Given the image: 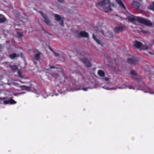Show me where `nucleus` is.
Segmentation results:
<instances>
[{"mask_svg": "<svg viewBox=\"0 0 154 154\" xmlns=\"http://www.w3.org/2000/svg\"><path fill=\"white\" fill-rule=\"evenodd\" d=\"M127 17L128 20L131 21H138L140 23L148 26H151L152 24V23L148 20L145 19L138 17L134 16L129 13L127 14Z\"/></svg>", "mask_w": 154, "mask_h": 154, "instance_id": "nucleus-1", "label": "nucleus"}, {"mask_svg": "<svg viewBox=\"0 0 154 154\" xmlns=\"http://www.w3.org/2000/svg\"><path fill=\"white\" fill-rule=\"evenodd\" d=\"M96 5L98 7H101L103 10L106 12L111 11V6H113V5H111L108 0H103L97 3Z\"/></svg>", "mask_w": 154, "mask_h": 154, "instance_id": "nucleus-2", "label": "nucleus"}, {"mask_svg": "<svg viewBox=\"0 0 154 154\" xmlns=\"http://www.w3.org/2000/svg\"><path fill=\"white\" fill-rule=\"evenodd\" d=\"M134 45L135 47L139 49L140 50H148L151 48L150 46L147 45H143L142 43L138 41H135L134 43Z\"/></svg>", "mask_w": 154, "mask_h": 154, "instance_id": "nucleus-3", "label": "nucleus"}, {"mask_svg": "<svg viewBox=\"0 0 154 154\" xmlns=\"http://www.w3.org/2000/svg\"><path fill=\"white\" fill-rule=\"evenodd\" d=\"M53 16L54 17L55 19L57 21H59L60 24L62 26H64V24L63 21L64 20V18L63 17L60 16V15L53 14Z\"/></svg>", "mask_w": 154, "mask_h": 154, "instance_id": "nucleus-4", "label": "nucleus"}, {"mask_svg": "<svg viewBox=\"0 0 154 154\" xmlns=\"http://www.w3.org/2000/svg\"><path fill=\"white\" fill-rule=\"evenodd\" d=\"M98 74L100 76L102 77L101 78L102 80L103 81H108L109 80V79L106 77H104V72L101 70H100L98 71Z\"/></svg>", "mask_w": 154, "mask_h": 154, "instance_id": "nucleus-5", "label": "nucleus"}, {"mask_svg": "<svg viewBox=\"0 0 154 154\" xmlns=\"http://www.w3.org/2000/svg\"><path fill=\"white\" fill-rule=\"evenodd\" d=\"M39 12L41 14L43 17L45 22L48 25H51V22L50 20L48 19V17L45 14H43L41 11H39Z\"/></svg>", "mask_w": 154, "mask_h": 154, "instance_id": "nucleus-6", "label": "nucleus"}, {"mask_svg": "<svg viewBox=\"0 0 154 154\" xmlns=\"http://www.w3.org/2000/svg\"><path fill=\"white\" fill-rule=\"evenodd\" d=\"M80 58L86 66L90 67L91 66V64L89 60L85 58H82L81 57Z\"/></svg>", "mask_w": 154, "mask_h": 154, "instance_id": "nucleus-7", "label": "nucleus"}, {"mask_svg": "<svg viewBox=\"0 0 154 154\" xmlns=\"http://www.w3.org/2000/svg\"><path fill=\"white\" fill-rule=\"evenodd\" d=\"M116 2L118 3L119 7L122 9L125 10V8L124 4L121 0H115Z\"/></svg>", "mask_w": 154, "mask_h": 154, "instance_id": "nucleus-8", "label": "nucleus"}, {"mask_svg": "<svg viewBox=\"0 0 154 154\" xmlns=\"http://www.w3.org/2000/svg\"><path fill=\"white\" fill-rule=\"evenodd\" d=\"M127 88L128 87L127 85H124L119 87H118L115 88H107V89L109 90H115L117 89H122Z\"/></svg>", "mask_w": 154, "mask_h": 154, "instance_id": "nucleus-9", "label": "nucleus"}, {"mask_svg": "<svg viewBox=\"0 0 154 154\" xmlns=\"http://www.w3.org/2000/svg\"><path fill=\"white\" fill-rule=\"evenodd\" d=\"M4 104H14L16 103V102L13 99H10L6 101H4Z\"/></svg>", "mask_w": 154, "mask_h": 154, "instance_id": "nucleus-10", "label": "nucleus"}, {"mask_svg": "<svg viewBox=\"0 0 154 154\" xmlns=\"http://www.w3.org/2000/svg\"><path fill=\"white\" fill-rule=\"evenodd\" d=\"M125 29V27L122 25L116 27L115 29V31L116 32H118L119 31H122Z\"/></svg>", "mask_w": 154, "mask_h": 154, "instance_id": "nucleus-11", "label": "nucleus"}, {"mask_svg": "<svg viewBox=\"0 0 154 154\" xmlns=\"http://www.w3.org/2000/svg\"><path fill=\"white\" fill-rule=\"evenodd\" d=\"M135 60V59L132 57L130 58H128L127 61L128 63H134Z\"/></svg>", "mask_w": 154, "mask_h": 154, "instance_id": "nucleus-12", "label": "nucleus"}, {"mask_svg": "<svg viewBox=\"0 0 154 154\" xmlns=\"http://www.w3.org/2000/svg\"><path fill=\"white\" fill-rule=\"evenodd\" d=\"M6 20V18L3 15L0 14V23H4Z\"/></svg>", "mask_w": 154, "mask_h": 154, "instance_id": "nucleus-13", "label": "nucleus"}, {"mask_svg": "<svg viewBox=\"0 0 154 154\" xmlns=\"http://www.w3.org/2000/svg\"><path fill=\"white\" fill-rule=\"evenodd\" d=\"M19 87L22 90H29V89L30 88V87H27L24 85L20 86Z\"/></svg>", "mask_w": 154, "mask_h": 154, "instance_id": "nucleus-14", "label": "nucleus"}, {"mask_svg": "<svg viewBox=\"0 0 154 154\" xmlns=\"http://www.w3.org/2000/svg\"><path fill=\"white\" fill-rule=\"evenodd\" d=\"M80 35L81 36L84 37H88V33L84 31H82L80 32Z\"/></svg>", "mask_w": 154, "mask_h": 154, "instance_id": "nucleus-15", "label": "nucleus"}, {"mask_svg": "<svg viewBox=\"0 0 154 154\" xmlns=\"http://www.w3.org/2000/svg\"><path fill=\"white\" fill-rule=\"evenodd\" d=\"M93 38L94 40L95 41L99 44L101 45V43L94 35H93Z\"/></svg>", "mask_w": 154, "mask_h": 154, "instance_id": "nucleus-16", "label": "nucleus"}, {"mask_svg": "<svg viewBox=\"0 0 154 154\" xmlns=\"http://www.w3.org/2000/svg\"><path fill=\"white\" fill-rule=\"evenodd\" d=\"M19 55L16 54H12L10 55L9 57L11 59H14L15 57H19Z\"/></svg>", "mask_w": 154, "mask_h": 154, "instance_id": "nucleus-17", "label": "nucleus"}, {"mask_svg": "<svg viewBox=\"0 0 154 154\" xmlns=\"http://www.w3.org/2000/svg\"><path fill=\"white\" fill-rule=\"evenodd\" d=\"M40 54L39 53H38L36 54L35 56V59L36 60H40Z\"/></svg>", "mask_w": 154, "mask_h": 154, "instance_id": "nucleus-18", "label": "nucleus"}, {"mask_svg": "<svg viewBox=\"0 0 154 154\" xmlns=\"http://www.w3.org/2000/svg\"><path fill=\"white\" fill-rule=\"evenodd\" d=\"M133 5L136 8H138L139 6V4L136 2H134L133 3Z\"/></svg>", "mask_w": 154, "mask_h": 154, "instance_id": "nucleus-19", "label": "nucleus"}, {"mask_svg": "<svg viewBox=\"0 0 154 154\" xmlns=\"http://www.w3.org/2000/svg\"><path fill=\"white\" fill-rule=\"evenodd\" d=\"M144 92L146 93H148H148H149L150 94L154 95V91H152L151 90H149L148 91H144Z\"/></svg>", "mask_w": 154, "mask_h": 154, "instance_id": "nucleus-20", "label": "nucleus"}, {"mask_svg": "<svg viewBox=\"0 0 154 154\" xmlns=\"http://www.w3.org/2000/svg\"><path fill=\"white\" fill-rule=\"evenodd\" d=\"M96 88V87H93V88ZM91 88H90V87L83 88H82V89L84 91H86L88 90V89H91Z\"/></svg>", "mask_w": 154, "mask_h": 154, "instance_id": "nucleus-21", "label": "nucleus"}, {"mask_svg": "<svg viewBox=\"0 0 154 154\" xmlns=\"http://www.w3.org/2000/svg\"><path fill=\"white\" fill-rule=\"evenodd\" d=\"M130 74L132 75H135L136 74V72L133 70H132L131 71Z\"/></svg>", "mask_w": 154, "mask_h": 154, "instance_id": "nucleus-22", "label": "nucleus"}, {"mask_svg": "<svg viewBox=\"0 0 154 154\" xmlns=\"http://www.w3.org/2000/svg\"><path fill=\"white\" fill-rule=\"evenodd\" d=\"M11 68L13 70H16L17 69V67L16 66L14 65L11 66Z\"/></svg>", "mask_w": 154, "mask_h": 154, "instance_id": "nucleus-23", "label": "nucleus"}, {"mask_svg": "<svg viewBox=\"0 0 154 154\" xmlns=\"http://www.w3.org/2000/svg\"><path fill=\"white\" fill-rule=\"evenodd\" d=\"M18 75L19 76H20V77H21V78L23 77V76L21 74V72L20 71H18Z\"/></svg>", "mask_w": 154, "mask_h": 154, "instance_id": "nucleus-24", "label": "nucleus"}, {"mask_svg": "<svg viewBox=\"0 0 154 154\" xmlns=\"http://www.w3.org/2000/svg\"><path fill=\"white\" fill-rule=\"evenodd\" d=\"M153 7H149V8L150 9H151L152 10H154V2H153Z\"/></svg>", "mask_w": 154, "mask_h": 154, "instance_id": "nucleus-25", "label": "nucleus"}, {"mask_svg": "<svg viewBox=\"0 0 154 154\" xmlns=\"http://www.w3.org/2000/svg\"><path fill=\"white\" fill-rule=\"evenodd\" d=\"M17 35L19 37H21L22 36V34L20 32H18L17 33Z\"/></svg>", "mask_w": 154, "mask_h": 154, "instance_id": "nucleus-26", "label": "nucleus"}, {"mask_svg": "<svg viewBox=\"0 0 154 154\" xmlns=\"http://www.w3.org/2000/svg\"><path fill=\"white\" fill-rule=\"evenodd\" d=\"M54 55H55V56H59V54L57 53V52H54Z\"/></svg>", "mask_w": 154, "mask_h": 154, "instance_id": "nucleus-27", "label": "nucleus"}, {"mask_svg": "<svg viewBox=\"0 0 154 154\" xmlns=\"http://www.w3.org/2000/svg\"><path fill=\"white\" fill-rule=\"evenodd\" d=\"M58 2H63V0H58Z\"/></svg>", "mask_w": 154, "mask_h": 154, "instance_id": "nucleus-28", "label": "nucleus"}, {"mask_svg": "<svg viewBox=\"0 0 154 154\" xmlns=\"http://www.w3.org/2000/svg\"><path fill=\"white\" fill-rule=\"evenodd\" d=\"M129 88L130 89H134V88L132 87H131V86L129 87Z\"/></svg>", "mask_w": 154, "mask_h": 154, "instance_id": "nucleus-29", "label": "nucleus"}, {"mask_svg": "<svg viewBox=\"0 0 154 154\" xmlns=\"http://www.w3.org/2000/svg\"><path fill=\"white\" fill-rule=\"evenodd\" d=\"M4 99H5V98H0V100H4Z\"/></svg>", "mask_w": 154, "mask_h": 154, "instance_id": "nucleus-30", "label": "nucleus"}, {"mask_svg": "<svg viewBox=\"0 0 154 154\" xmlns=\"http://www.w3.org/2000/svg\"><path fill=\"white\" fill-rule=\"evenodd\" d=\"M149 53L150 54H151V53L150 52H149Z\"/></svg>", "mask_w": 154, "mask_h": 154, "instance_id": "nucleus-31", "label": "nucleus"}]
</instances>
